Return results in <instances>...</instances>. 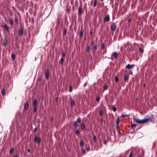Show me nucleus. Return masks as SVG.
I'll list each match as a JSON object with an SVG mask.
<instances>
[{
	"mask_svg": "<svg viewBox=\"0 0 157 157\" xmlns=\"http://www.w3.org/2000/svg\"><path fill=\"white\" fill-rule=\"evenodd\" d=\"M15 21L16 23H18V20L17 19H15Z\"/></svg>",
	"mask_w": 157,
	"mask_h": 157,
	"instance_id": "nucleus-57",
	"label": "nucleus"
},
{
	"mask_svg": "<svg viewBox=\"0 0 157 157\" xmlns=\"http://www.w3.org/2000/svg\"><path fill=\"white\" fill-rule=\"evenodd\" d=\"M67 34V30L66 29H65L63 30V35L64 36H65Z\"/></svg>",
	"mask_w": 157,
	"mask_h": 157,
	"instance_id": "nucleus-26",
	"label": "nucleus"
},
{
	"mask_svg": "<svg viewBox=\"0 0 157 157\" xmlns=\"http://www.w3.org/2000/svg\"><path fill=\"white\" fill-rule=\"evenodd\" d=\"M100 99V98L99 97H97L96 98V101L98 102L99 101Z\"/></svg>",
	"mask_w": 157,
	"mask_h": 157,
	"instance_id": "nucleus-44",
	"label": "nucleus"
},
{
	"mask_svg": "<svg viewBox=\"0 0 157 157\" xmlns=\"http://www.w3.org/2000/svg\"><path fill=\"white\" fill-rule=\"evenodd\" d=\"M133 152H132V151H131L130 153V154L129 155V157H132V156H133Z\"/></svg>",
	"mask_w": 157,
	"mask_h": 157,
	"instance_id": "nucleus-34",
	"label": "nucleus"
},
{
	"mask_svg": "<svg viewBox=\"0 0 157 157\" xmlns=\"http://www.w3.org/2000/svg\"><path fill=\"white\" fill-rule=\"evenodd\" d=\"M144 87H145L146 86V84L145 83H144Z\"/></svg>",
	"mask_w": 157,
	"mask_h": 157,
	"instance_id": "nucleus-58",
	"label": "nucleus"
},
{
	"mask_svg": "<svg viewBox=\"0 0 157 157\" xmlns=\"http://www.w3.org/2000/svg\"><path fill=\"white\" fill-rule=\"evenodd\" d=\"M116 128L118 131L119 130V126H117Z\"/></svg>",
	"mask_w": 157,
	"mask_h": 157,
	"instance_id": "nucleus-54",
	"label": "nucleus"
},
{
	"mask_svg": "<svg viewBox=\"0 0 157 157\" xmlns=\"http://www.w3.org/2000/svg\"><path fill=\"white\" fill-rule=\"evenodd\" d=\"M109 15L106 16L104 18V22H108L109 21Z\"/></svg>",
	"mask_w": 157,
	"mask_h": 157,
	"instance_id": "nucleus-9",
	"label": "nucleus"
},
{
	"mask_svg": "<svg viewBox=\"0 0 157 157\" xmlns=\"http://www.w3.org/2000/svg\"><path fill=\"white\" fill-rule=\"evenodd\" d=\"M81 151H82V152L84 154V153H85L86 152V151H85V149L83 148L82 149Z\"/></svg>",
	"mask_w": 157,
	"mask_h": 157,
	"instance_id": "nucleus-41",
	"label": "nucleus"
},
{
	"mask_svg": "<svg viewBox=\"0 0 157 157\" xmlns=\"http://www.w3.org/2000/svg\"><path fill=\"white\" fill-rule=\"evenodd\" d=\"M136 126V124H132L131 125V128L132 129H134L135 128Z\"/></svg>",
	"mask_w": 157,
	"mask_h": 157,
	"instance_id": "nucleus-28",
	"label": "nucleus"
},
{
	"mask_svg": "<svg viewBox=\"0 0 157 157\" xmlns=\"http://www.w3.org/2000/svg\"><path fill=\"white\" fill-rule=\"evenodd\" d=\"M135 121L138 124H141V120H140L138 119H136L135 120Z\"/></svg>",
	"mask_w": 157,
	"mask_h": 157,
	"instance_id": "nucleus-23",
	"label": "nucleus"
},
{
	"mask_svg": "<svg viewBox=\"0 0 157 157\" xmlns=\"http://www.w3.org/2000/svg\"><path fill=\"white\" fill-rule=\"evenodd\" d=\"M139 50L141 53H143L144 52V50L141 48H139Z\"/></svg>",
	"mask_w": 157,
	"mask_h": 157,
	"instance_id": "nucleus-35",
	"label": "nucleus"
},
{
	"mask_svg": "<svg viewBox=\"0 0 157 157\" xmlns=\"http://www.w3.org/2000/svg\"><path fill=\"white\" fill-rule=\"evenodd\" d=\"M75 104V101L74 100H72L71 103V106L72 107H73Z\"/></svg>",
	"mask_w": 157,
	"mask_h": 157,
	"instance_id": "nucleus-17",
	"label": "nucleus"
},
{
	"mask_svg": "<svg viewBox=\"0 0 157 157\" xmlns=\"http://www.w3.org/2000/svg\"><path fill=\"white\" fill-rule=\"evenodd\" d=\"M33 111L34 112H36L37 109V107H36L37 104V101L36 99H35L34 100L33 102Z\"/></svg>",
	"mask_w": 157,
	"mask_h": 157,
	"instance_id": "nucleus-1",
	"label": "nucleus"
},
{
	"mask_svg": "<svg viewBox=\"0 0 157 157\" xmlns=\"http://www.w3.org/2000/svg\"><path fill=\"white\" fill-rule=\"evenodd\" d=\"M81 128L82 129L84 130L85 128V124L84 123H82L81 124Z\"/></svg>",
	"mask_w": 157,
	"mask_h": 157,
	"instance_id": "nucleus-18",
	"label": "nucleus"
},
{
	"mask_svg": "<svg viewBox=\"0 0 157 157\" xmlns=\"http://www.w3.org/2000/svg\"><path fill=\"white\" fill-rule=\"evenodd\" d=\"M78 124L76 122H75L74 124V126L75 128H76L77 127Z\"/></svg>",
	"mask_w": 157,
	"mask_h": 157,
	"instance_id": "nucleus-38",
	"label": "nucleus"
},
{
	"mask_svg": "<svg viewBox=\"0 0 157 157\" xmlns=\"http://www.w3.org/2000/svg\"><path fill=\"white\" fill-rule=\"evenodd\" d=\"M53 118H52L51 119V121H53Z\"/></svg>",
	"mask_w": 157,
	"mask_h": 157,
	"instance_id": "nucleus-59",
	"label": "nucleus"
},
{
	"mask_svg": "<svg viewBox=\"0 0 157 157\" xmlns=\"http://www.w3.org/2000/svg\"><path fill=\"white\" fill-rule=\"evenodd\" d=\"M82 12V9L81 6H79L78 9V14L80 15H81Z\"/></svg>",
	"mask_w": 157,
	"mask_h": 157,
	"instance_id": "nucleus-10",
	"label": "nucleus"
},
{
	"mask_svg": "<svg viewBox=\"0 0 157 157\" xmlns=\"http://www.w3.org/2000/svg\"><path fill=\"white\" fill-rule=\"evenodd\" d=\"M77 121L78 122H81V118L80 117H78L77 119Z\"/></svg>",
	"mask_w": 157,
	"mask_h": 157,
	"instance_id": "nucleus-37",
	"label": "nucleus"
},
{
	"mask_svg": "<svg viewBox=\"0 0 157 157\" xmlns=\"http://www.w3.org/2000/svg\"><path fill=\"white\" fill-rule=\"evenodd\" d=\"M148 120L147 119H145L141 120V123H144L147 122Z\"/></svg>",
	"mask_w": 157,
	"mask_h": 157,
	"instance_id": "nucleus-11",
	"label": "nucleus"
},
{
	"mask_svg": "<svg viewBox=\"0 0 157 157\" xmlns=\"http://www.w3.org/2000/svg\"><path fill=\"white\" fill-rule=\"evenodd\" d=\"M134 66V64H132V65H130V64H128L126 67V68L127 69L129 70L130 69L133 68Z\"/></svg>",
	"mask_w": 157,
	"mask_h": 157,
	"instance_id": "nucleus-6",
	"label": "nucleus"
},
{
	"mask_svg": "<svg viewBox=\"0 0 157 157\" xmlns=\"http://www.w3.org/2000/svg\"><path fill=\"white\" fill-rule=\"evenodd\" d=\"M29 104L28 102L26 101L24 103V105L23 110H27L29 108Z\"/></svg>",
	"mask_w": 157,
	"mask_h": 157,
	"instance_id": "nucleus-5",
	"label": "nucleus"
},
{
	"mask_svg": "<svg viewBox=\"0 0 157 157\" xmlns=\"http://www.w3.org/2000/svg\"><path fill=\"white\" fill-rule=\"evenodd\" d=\"M128 116V115H127V114H126V115H125V114H122L121 115V117H127Z\"/></svg>",
	"mask_w": 157,
	"mask_h": 157,
	"instance_id": "nucleus-36",
	"label": "nucleus"
},
{
	"mask_svg": "<svg viewBox=\"0 0 157 157\" xmlns=\"http://www.w3.org/2000/svg\"><path fill=\"white\" fill-rule=\"evenodd\" d=\"M9 21L11 25H13V20L11 19H10L9 20Z\"/></svg>",
	"mask_w": 157,
	"mask_h": 157,
	"instance_id": "nucleus-24",
	"label": "nucleus"
},
{
	"mask_svg": "<svg viewBox=\"0 0 157 157\" xmlns=\"http://www.w3.org/2000/svg\"><path fill=\"white\" fill-rule=\"evenodd\" d=\"M143 0H139V2H140L141 1H142Z\"/></svg>",
	"mask_w": 157,
	"mask_h": 157,
	"instance_id": "nucleus-64",
	"label": "nucleus"
},
{
	"mask_svg": "<svg viewBox=\"0 0 157 157\" xmlns=\"http://www.w3.org/2000/svg\"><path fill=\"white\" fill-rule=\"evenodd\" d=\"M23 29L22 27H21L19 29L18 33L20 36H21L23 34Z\"/></svg>",
	"mask_w": 157,
	"mask_h": 157,
	"instance_id": "nucleus-7",
	"label": "nucleus"
},
{
	"mask_svg": "<svg viewBox=\"0 0 157 157\" xmlns=\"http://www.w3.org/2000/svg\"><path fill=\"white\" fill-rule=\"evenodd\" d=\"M86 51L88 52H90V47L88 45H86Z\"/></svg>",
	"mask_w": 157,
	"mask_h": 157,
	"instance_id": "nucleus-16",
	"label": "nucleus"
},
{
	"mask_svg": "<svg viewBox=\"0 0 157 157\" xmlns=\"http://www.w3.org/2000/svg\"><path fill=\"white\" fill-rule=\"evenodd\" d=\"M7 40L6 39H5L4 40L3 42H4V45L5 46H6L7 44Z\"/></svg>",
	"mask_w": 157,
	"mask_h": 157,
	"instance_id": "nucleus-20",
	"label": "nucleus"
},
{
	"mask_svg": "<svg viewBox=\"0 0 157 157\" xmlns=\"http://www.w3.org/2000/svg\"><path fill=\"white\" fill-rule=\"evenodd\" d=\"M118 132H119V133H120V134H121V132H120V130H118Z\"/></svg>",
	"mask_w": 157,
	"mask_h": 157,
	"instance_id": "nucleus-60",
	"label": "nucleus"
},
{
	"mask_svg": "<svg viewBox=\"0 0 157 157\" xmlns=\"http://www.w3.org/2000/svg\"><path fill=\"white\" fill-rule=\"evenodd\" d=\"M55 100L56 101L58 102V97H56L55 98Z\"/></svg>",
	"mask_w": 157,
	"mask_h": 157,
	"instance_id": "nucleus-50",
	"label": "nucleus"
},
{
	"mask_svg": "<svg viewBox=\"0 0 157 157\" xmlns=\"http://www.w3.org/2000/svg\"><path fill=\"white\" fill-rule=\"evenodd\" d=\"M97 4V0H95L94 2V7H95Z\"/></svg>",
	"mask_w": 157,
	"mask_h": 157,
	"instance_id": "nucleus-42",
	"label": "nucleus"
},
{
	"mask_svg": "<svg viewBox=\"0 0 157 157\" xmlns=\"http://www.w3.org/2000/svg\"><path fill=\"white\" fill-rule=\"evenodd\" d=\"M97 48L96 46H94L93 48L94 51H95V50H96L97 49Z\"/></svg>",
	"mask_w": 157,
	"mask_h": 157,
	"instance_id": "nucleus-46",
	"label": "nucleus"
},
{
	"mask_svg": "<svg viewBox=\"0 0 157 157\" xmlns=\"http://www.w3.org/2000/svg\"><path fill=\"white\" fill-rule=\"evenodd\" d=\"M115 80L116 82H117L118 81V79L117 77H115Z\"/></svg>",
	"mask_w": 157,
	"mask_h": 157,
	"instance_id": "nucleus-47",
	"label": "nucleus"
},
{
	"mask_svg": "<svg viewBox=\"0 0 157 157\" xmlns=\"http://www.w3.org/2000/svg\"><path fill=\"white\" fill-rule=\"evenodd\" d=\"M113 110L114 112H115L116 111V108L115 107L113 106Z\"/></svg>",
	"mask_w": 157,
	"mask_h": 157,
	"instance_id": "nucleus-43",
	"label": "nucleus"
},
{
	"mask_svg": "<svg viewBox=\"0 0 157 157\" xmlns=\"http://www.w3.org/2000/svg\"><path fill=\"white\" fill-rule=\"evenodd\" d=\"M106 143H107V141H106V140H105V139L103 143L104 144H106Z\"/></svg>",
	"mask_w": 157,
	"mask_h": 157,
	"instance_id": "nucleus-51",
	"label": "nucleus"
},
{
	"mask_svg": "<svg viewBox=\"0 0 157 157\" xmlns=\"http://www.w3.org/2000/svg\"><path fill=\"white\" fill-rule=\"evenodd\" d=\"M69 91L70 92H72V87H71V85H70L69 86Z\"/></svg>",
	"mask_w": 157,
	"mask_h": 157,
	"instance_id": "nucleus-40",
	"label": "nucleus"
},
{
	"mask_svg": "<svg viewBox=\"0 0 157 157\" xmlns=\"http://www.w3.org/2000/svg\"><path fill=\"white\" fill-rule=\"evenodd\" d=\"M147 119L148 120V121H149L153 122H154L155 120V118L153 115L148 116Z\"/></svg>",
	"mask_w": 157,
	"mask_h": 157,
	"instance_id": "nucleus-2",
	"label": "nucleus"
},
{
	"mask_svg": "<svg viewBox=\"0 0 157 157\" xmlns=\"http://www.w3.org/2000/svg\"><path fill=\"white\" fill-rule=\"evenodd\" d=\"M11 58L13 59H14L15 58V55L14 54H12L11 56Z\"/></svg>",
	"mask_w": 157,
	"mask_h": 157,
	"instance_id": "nucleus-39",
	"label": "nucleus"
},
{
	"mask_svg": "<svg viewBox=\"0 0 157 157\" xmlns=\"http://www.w3.org/2000/svg\"><path fill=\"white\" fill-rule=\"evenodd\" d=\"M93 140L95 142H96L97 141L96 139V137L95 135H94L93 136Z\"/></svg>",
	"mask_w": 157,
	"mask_h": 157,
	"instance_id": "nucleus-31",
	"label": "nucleus"
},
{
	"mask_svg": "<svg viewBox=\"0 0 157 157\" xmlns=\"http://www.w3.org/2000/svg\"><path fill=\"white\" fill-rule=\"evenodd\" d=\"M14 157H18V156L17 155H15L14 156Z\"/></svg>",
	"mask_w": 157,
	"mask_h": 157,
	"instance_id": "nucleus-62",
	"label": "nucleus"
},
{
	"mask_svg": "<svg viewBox=\"0 0 157 157\" xmlns=\"http://www.w3.org/2000/svg\"><path fill=\"white\" fill-rule=\"evenodd\" d=\"M90 148L89 147H88L86 148V150L88 151H89L90 150Z\"/></svg>",
	"mask_w": 157,
	"mask_h": 157,
	"instance_id": "nucleus-53",
	"label": "nucleus"
},
{
	"mask_svg": "<svg viewBox=\"0 0 157 157\" xmlns=\"http://www.w3.org/2000/svg\"><path fill=\"white\" fill-rule=\"evenodd\" d=\"M38 80H39L40 81H41V78H39V79H38Z\"/></svg>",
	"mask_w": 157,
	"mask_h": 157,
	"instance_id": "nucleus-61",
	"label": "nucleus"
},
{
	"mask_svg": "<svg viewBox=\"0 0 157 157\" xmlns=\"http://www.w3.org/2000/svg\"><path fill=\"white\" fill-rule=\"evenodd\" d=\"M129 73L130 75H132V71L129 70Z\"/></svg>",
	"mask_w": 157,
	"mask_h": 157,
	"instance_id": "nucleus-45",
	"label": "nucleus"
},
{
	"mask_svg": "<svg viewBox=\"0 0 157 157\" xmlns=\"http://www.w3.org/2000/svg\"><path fill=\"white\" fill-rule=\"evenodd\" d=\"M114 57L116 58L117 57V52H115L113 53Z\"/></svg>",
	"mask_w": 157,
	"mask_h": 157,
	"instance_id": "nucleus-19",
	"label": "nucleus"
},
{
	"mask_svg": "<svg viewBox=\"0 0 157 157\" xmlns=\"http://www.w3.org/2000/svg\"><path fill=\"white\" fill-rule=\"evenodd\" d=\"M131 21V20L130 19H128V22H130Z\"/></svg>",
	"mask_w": 157,
	"mask_h": 157,
	"instance_id": "nucleus-63",
	"label": "nucleus"
},
{
	"mask_svg": "<svg viewBox=\"0 0 157 157\" xmlns=\"http://www.w3.org/2000/svg\"><path fill=\"white\" fill-rule=\"evenodd\" d=\"M99 114L101 116H102L103 114V111L101 109L99 111Z\"/></svg>",
	"mask_w": 157,
	"mask_h": 157,
	"instance_id": "nucleus-27",
	"label": "nucleus"
},
{
	"mask_svg": "<svg viewBox=\"0 0 157 157\" xmlns=\"http://www.w3.org/2000/svg\"><path fill=\"white\" fill-rule=\"evenodd\" d=\"M83 32L82 29H81L80 32L79 37L82 38L83 37Z\"/></svg>",
	"mask_w": 157,
	"mask_h": 157,
	"instance_id": "nucleus-12",
	"label": "nucleus"
},
{
	"mask_svg": "<svg viewBox=\"0 0 157 157\" xmlns=\"http://www.w3.org/2000/svg\"><path fill=\"white\" fill-rule=\"evenodd\" d=\"M80 146L81 147H83L84 146V143L82 141H80L79 142Z\"/></svg>",
	"mask_w": 157,
	"mask_h": 157,
	"instance_id": "nucleus-21",
	"label": "nucleus"
},
{
	"mask_svg": "<svg viewBox=\"0 0 157 157\" xmlns=\"http://www.w3.org/2000/svg\"><path fill=\"white\" fill-rule=\"evenodd\" d=\"M45 77L47 79H48L49 78V71L47 69L45 71Z\"/></svg>",
	"mask_w": 157,
	"mask_h": 157,
	"instance_id": "nucleus-8",
	"label": "nucleus"
},
{
	"mask_svg": "<svg viewBox=\"0 0 157 157\" xmlns=\"http://www.w3.org/2000/svg\"><path fill=\"white\" fill-rule=\"evenodd\" d=\"M65 52H63V53H62V56L63 57H64L65 56Z\"/></svg>",
	"mask_w": 157,
	"mask_h": 157,
	"instance_id": "nucleus-49",
	"label": "nucleus"
},
{
	"mask_svg": "<svg viewBox=\"0 0 157 157\" xmlns=\"http://www.w3.org/2000/svg\"><path fill=\"white\" fill-rule=\"evenodd\" d=\"M1 93L3 95H5L6 94L5 90L4 88H3L1 90Z\"/></svg>",
	"mask_w": 157,
	"mask_h": 157,
	"instance_id": "nucleus-13",
	"label": "nucleus"
},
{
	"mask_svg": "<svg viewBox=\"0 0 157 157\" xmlns=\"http://www.w3.org/2000/svg\"><path fill=\"white\" fill-rule=\"evenodd\" d=\"M75 133L77 135H78L79 134L80 132L78 129H77L75 131Z\"/></svg>",
	"mask_w": 157,
	"mask_h": 157,
	"instance_id": "nucleus-25",
	"label": "nucleus"
},
{
	"mask_svg": "<svg viewBox=\"0 0 157 157\" xmlns=\"http://www.w3.org/2000/svg\"><path fill=\"white\" fill-rule=\"evenodd\" d=\"M124 79L125 82H128V78L127 75H124Z\"/></svg>",
	"mask_w": 157,
	"mask_h": 157,
	"instance_id": "nucleus-14",
	"label": "nucleus"
},
{
	"mask_svg": "<svg viewBox=\"0 0 157 157\" xmlns=\"http://www.w3.org/2000/svg\"><path fill=\"white\" fill-rule=\"evenodd\" d=\"M37 127H36L35 128H34V132H36L37 131Z\"/></svg>",
	"mask_w": 157,
	"mask_h": 157,
	"instance_id": "nucleus-48",
	"label": "nucleus"
},
{
	"mask_svg": "<svg viewBox=\"0 0 157 157\" xmlns=\"http://www.w3.org/2000/svg\"><path fill=\"white\" fill-rule=\"evenodd\" d=\"M116 25L115 23H113L110 26V28L113 31H114L116 29Z\"/></svg>",
	"mask_w": 157,
	"mask_h": 157,
	"instance_id": "nucleus-4",
	"label": "nucleus"
},
{
	"mask_svg": "<svg viewBox=\"0 0 157 157\" xmlns=\"http://www.w3.org/2000/svg\"><path fill=\"white\" fill-rule=\"evenodd\" d=\"M108 86L106 84L103 87V88H104V90H107L108 89Z\"/></svg>",
	"mask_w": 157,
	"mask_h": 157,
	"instance_id": "nucleus-30",
	"label": "nucleus"
},
{
	"mask_svg": "<svg viewBox=\"0 0 157 157\" xmlns=\"http://www.w3.org/2000/svg\"><path fill=\"white\" fill-rule=\"evenodd\" d=\"M34 142H36L37 143L39 144L41 142V138L40 137L37 138V135H36L34 139Z\"/></svg>",
	"mask_w": 157,
	"mask_h": 157,
	"instance_id": "nucleus-3",
	"label": "nucleus"
},
{
	"mask_svg": "<svg viewBox=\"0 0 157 157\" xmlns=\"http://www.w3.org/2000/svg\"><path fill=\"white\" fill-rule=\"evenodd\" d=\"M28 152H31V151L29 149H28Z\"/></svg>",
	"mask_w": 157,
	"mask_h": 157,
	"instance_id": "nucleus-56",
	"label": "nucleus"
},
{
	"mask_svg": "<svg viewBox=\"0 0 157 157\" xmlns=\"http://www.w3.org/2000/svg\"><path fill=\"white\" fill-rule=\"evenodd\" d=\"M14 152V149L13 148H11L9 151V153L10 154H11Z\"/></svg>",
	"mask_w": 157,
	"mask_h": 157,
	"instance_id": "nucleus-22",
	"label": "nucleus"
},
{
	"mask_svg": "<svg viewBox=\"0 0 157 157\" xmlns=\"http://www.w3.org/2000/svg\"><path fill=\"white\" fill-rule=\"evenodd\" d=\"M90 35H92V32L91 31H90Z\"/></svg>",
	"mask_w": 157,
	"mask_h": 157,
	"instance_id": "nucleus-55",
	"label": "nucleus"
},
{
	"mask_svg": "<svg viewBox=\"0 0 157 157\" xmlns=\"http://www.w3.org/2000/svg\"><path fill=\"white\" fill-rule=\"evenodd\" d=\"M94 44V41H92L91 43V45H93Z\"/></svg>",
	"mask_w": 157,
	"mask_h": 157,
	"instance_id": "nucleus-52",
	"label": "nucleus"
},
{
	"mask_svg": "<svg viewBox=\"0 0 157 157\" xmlns=\"http://www.w3.org/2000/svg\"><path fill=\"white\" fill-rule=\"evenodd\" d=\"M101 49L102 50H103L105 48V44L104 43H101Z\"/></svg>",
	"mask_w": 157,
	"mask_h": 157,
	"instance_id": "nucleus-29",
	"label": "nucleus"
},
{
	"mask_svg": "<svg viewBox=\"0 0 157 157\" xmlns=\"http://www.w3.org/2000/svg\"><path fill=\"white\" fill-rule=\"evenodd\" d=\"M3 27L7 31H9V29L7 25H4L3 26Z\"/></svg>",
	"mask_w": 157,
	"mask_h": 157,
	"instance_id": "nucleus-15",
	"label": "nucleus"
},
{
	"mask_svg": "<svg viewBox=\"0 0 157 157\" xmlns=\"http://www.w3.org/2000/svg\"><path fill=\"white\" fill-rule=\"evenodd\" d=\"M120 123V121L119 118H118L117 120V121L116 122L117 126H119V124Z\"/></svg>",
	"mask_w": 157,
	"mask_h": 157,
	"instance_id": "nucleus-32",
	"label": "nucleus"
},
{
	"mask_svg": "<svg viewBox=\"0 0 157 157\" xmlns=\"http://www.w3.org/2000/svg\"><path fill=\"white\" fill-rule=\"evenodd\" d=\"M64 60V59L63 58V57L61 58V59H60V62H61V64H63V63Z\"/></svg>",
	"mask_w": 157,
	"mask_h": 157,
	"instance_id": "nucleus-33",
	"label": "nucleus"
}]
</instances>
